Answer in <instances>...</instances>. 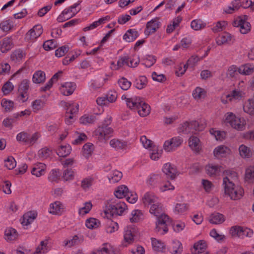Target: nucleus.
I'll use <instances>...</instances> for the list:
<instances>
[{
	"instance_id": "obj_1",
	"label": "nucleus",
	"mask_w": 254,
	"mask_h": 254,
	"mask_svg": "<svg viewBox=\"0 0 254 254\" xmlns=\"http://www.w3.org/2000/svg\"><path fill=\"white\" fill-rule=\"evenodd\" d=\"M126 204L117 199H111L106 202L104 213L111 216L122 215L127 209Z\"/></svg>"
},
{
	"instance_id": "obj_2",
	"label": "nucleus",
	"mask_w": 254,
	"mask_h": 254,
	"mask_svg": "<svg viewBox=\"0 0 254 254\" xmlns=\"http://www.w3.org/2000/svg\"><path fill=\"white\" fill-rule=\"evenodd\" d=\"M113 129L105 124L99 126L94 131V136L100 142H105L112 135Z\"/></svg>"
},
{
	"instance_id": "obj_3",
	"label": "nucleus",
	"mask_w": 254,
	"mask_h": 254,
	"mask_svg": "<svg viewBox=\"0 0 254 254\" xmlns=\"http://www.w3.org/2000/svg\"><path fill=\"white\" fill-rule=\"evenodd\" d=\"M204 128L202 124H199L198 122L192 121L190 122H186L181 125L179 128V132L185 134H195L198 131L202 130Z\"/></svg>"
},
{
	"instance_id": "obj_4",
	"label": "nucleus",
	"mask_w": 254,
	"mask_h": 254,
	"mask_svg": "<svg viewBox=\"0 0 254 254\" xmlns=\"http://www.w3.org/2000/svg\"><path fill=\"white\" fill-rule=\"evenodd\" d=\"M229 232L232 237H237L241 239H244L246 237L250 238L253 235L252 229L238 225L231 227Z\"/></svg>"
},
{
	"instance_id": "obj_5",
	"label": "nucleus",
	"mask_w": 254,
	"mask_h": 254,
	"mask_svg": "<svg viewBox=\"0 0 254 254\" xmlns=\"http://www.w3.org/2000/svg\"><path fill=\"white\" fill-rule=\"evenodd\" d=\"M225 193L230 196L231 199L238 200L243 195L244 190L243 188L238 185L235 184L231 186L223 187Z\"/></svg>"
},
{
	"instance_id": "obj_6",
	"label": "nucleus",
	"mask_w": 254,
	"mask_h": 254,
	"mask_svg": "<svg viewBox=\"0 0 254 254\" xmlns=\"http://www.w3.org/2000/svg\"><path fill=\"white\" fill-rule=\"evenodd\" d=\"M247 15H242L238 17L233 22V26L239 27L242 34H247L251 30V24L247 21Z\"/></svg>"
},
{
	"instance_id": "obj_7",
	"label": "nucleus",
	"mask_w": 254,
	"mask_h": 254,
	"mask_svg": "<svg viewBox=\"0 0 254 254\" xmlns=\"http://www.w3.org/2000/svg\"><path fill=\"white\" fill-rule=\"evenodd\" d=\"M156 217H157L156 230L158 232H160L161 234L164 235L168 231L167 225L169 223V216L162 213L159 216Z\"/></svg>"
},
{
	"instance_id": "obj_8",
	"label": "nucleus",
	"mask_w": 254,
	"mask_h": 254,
	"mask_svg": "<svg viewBox=\"0 0 254 254\" xmlns=\"http://www.w3.org/2000/svg\"><path fill=\"white\" fill-rule=\"evenodd\" d=\"M43 31L41 25H36L27 32L25 39L27 41H34L42 34Z\"/></svg>"
},
{
	"instance_id": "obj_9",
	"label": "nucleus",
	"mask_w": 254,
	"mask_h": 254,
	"mask_svg": "<svg viewBox=\"0 0 254 254\" xmlns=\"http://www.w3.org/2000/svg\"><path fill=\"white\" fill-rule=\"evenodd\" d=\"M30 81L27 79L23 80L19 85L18 92L19 99L24 102L28 98V90L29 88Z\"/></svg>"
},
{
	"instance_id": "obj_10",
	"label": "nucleus",
	"mask_w": 254,
	"mask_h": 254,
	"mask_svg": "<svg viewBox=\"0 0 254 254\" xmlns=\"http://www.w3.org/2000/svg\"><path fill=\"white\" fill-rule=\"evenodd\" d=\"M226 176L223 178V187L231 186L235 184V182L237 180V173L232 170H227L225 172Z\"/></svg>"
},
{
	"instance_id": "obj_11",
	"label": "nucleus",
	"mask_w": 254,
	"mask_h": 254,
	"mask_svg": "<svg viewBox=\"0 0 254 254\" xmlns=\"http://www.w3.org/2000/svg\"><path fill=\"white\" fill-rule=\"evenodd\" d=\"M122 99L126 100L127 107L130 109L135 110L137 109L138 106L141 103V101L143 100L142 98L136 96L127 98L124 95L122 96Z\"/></svg>"
},
{
	"instance_id": "obj_12",
	"label": "nucleus",
	"mask_w": 254,
	"mask_h": 254,
	"mask_svg": "<svg viewBox=\"0 0 254 254\" xmlns=\"http://www.w3.org/2000/svg\"><path fill=\"white\" fill-rule=\"evenodd\" d=\"M135 229L131 227H127L124 232V243L123 245L127 246V245L132 244L135 237Z\"/></svg>"
},
{
	"instance_id": "obj_13",
	"label": "nucleus",
	"mask_w": 254,
	"mask_h": 254,
	"mask_svg": "<svg viewBox=\"0 0 254 254\" xmlns=\"http://www.w3.org/2000/svg\"><path fill=\"white\" fill-rule=\"evenodd\" d=\"M162 171L168 178L171 179H174L178 174L176 167L169 163L164 165Z\"/></svg>"
},
{
	"instance_id": "obj_14",
	"label": "nucleus",
	"mask_w": 254,
	"mask_h": 254,
	"mask_svg": "<svg viewBox=\"0 0 254 254\" xmlns=\"http://www.w3.org/2000/svg\"><path fill=\"white\" fill-rule=\"evenodd\" d=\"M159 201L158 197L152 192H146L142 198L143 204L145 206L152 205Z\"/></svg>"
},
{
	"instance_id": "obj_15",
	"label": "nucleus",
	"mask_w": 254,
	"mask_h": 254,
	"mask_svg": "<svg viewBox=\"0 0 254 254\" xmlns=\"http://www.w3.org/2000/svg\"><path fill=\"white\" fill-rule=\"evenodd\" d=\"M76 85L74 82H67L64 83L60 88V91L64 96L71 95L74 91Z\"/></svg>"
},
{
	"instance_id": "obj_16",
	"label": "nucleus",
	"mask_w": 254,
	"mask_h": 254,
	"mask_svg": "<svg viewBox=\"0 0 254 254\" xmlns=\"http://www.w3.org/2000/svg\"><path fill=\"white\" fill-rule=\"evenodd\" d=\"M160 22L156 19H152L148 22L146 24L144 33L146 35L154 33L159 27Z\"/></svg>"
},
{
	"instance_id": "obj_17",
	"label": "nucleus",
	"mask_w": 254,
	"mask_h": 254,
	"mask_svg": "<svg viewBox=\"0 0 254 254\" xmlns=\"http://www.w3.org/2000/svg\"><path fill=\"white\" fill-rule=\"evenodd\" d=\"M221 167L217 164H208L205 166L206 174L210 177H216L221 172Z\"/></svg>"
},
{
	"instance_id": "obj_18",
	"label": "nucleus",
	"mask_w": 254,
	"mask_h": 254,
	"mask_svg": "<svg viewBox=\"0 0 254 254\" xmlns=\"http://www.w3.org/2000/svg\"><path fill=\"white\" fill-rule=\"evenodd\" d=\"M37 216V212L29 211L25 213L23 216L21 224L24 227H27L36 219Z\"/></svg>"
},
{
	"instance_id": "obj_19",
	"label": "nucleus",
	"mask_w": 254,
	"mask_h": 254,
	"mask_svg": "<svg viewBox=\"0 0 254 254\" xmlns=\"http://www.w3.org/2000/svg\"><path fill=\"white\" fill-rule=\"evenodd\" d=\"M46 165L42 163H38L34 165L31 172L33 175L39 177L45 173Z\"/></svg>"
},
{
	"instance_id": "obj_20",
	"label": "nucleus",
	"mask_w": 254,
	"mask_h": 254,
	"mask_svg": "<svg viewBox=\"0 0 254 254\" xmlns=\"http://www.w3.org/2000/svg\"><path fill=\"white\" fill-rule=\"evenodd\" d=\"M230 150L227 147L224 145H220L215 148L213 153L216 157L221 158L225 157L230 153Z\"/></svg>"
},
{
	"instance_id": "obj_21",
	"label": "nucleus",
	"mask_w": 254,
	"mask_h": 254,
	"mask_svg": "<svg viewBox=\"0 0 254 254\" xmlns=\"http://www.w3.org/2000/svg\"><path fill=\"white\" fill-rule=\"evenodd\" d=\"M62 105L65 108L66 111V114L74 115L78 111L79 105L77 104L62 102Z\"/></svg>"
},
{
	"instance_id": "obj_22",
	"label": "nucleus",
	"mask_w": 254,
	"mask_h": 254,
	"mask_svg": "<svg viewBox=\"0 0 254 254\" xmlns=\"http://www.w3.org/2000/svg\"><path fill=\"white\" fill-rule=\"evenodd\" d=\"M207 248V244L204 240H199L195 243L193 246V249L191 250L193 254H198L204 251Z\"/></svg>"
},
{
	"instance_id": "obj_23",
	"label": "nucleus",
	"mask_w": 254,
	"mask_h": 254,
	"mask_svg": "<svg viewBox=\"0 0 254 254\" xmlns=\"http://www.w3.org/2000/svg\"><path fill=\"white\" fill-rule=\"evenodd\" d=\"M189 144L192 150L196 152H198L201 149V144L199 139L196 136H190L189 139Z\"/></svg>"
},
{
	"instance_id": "obj_24",
	"label": "nucleus",
	"mask_w": 254,
	"mask_h": 254,
	"mask_svg": "<svg viewBox=\"0 0 254 254\" xmlns=\"http://www.w3.org/2000/svg\"><path fill=\"white\" fill-rule=\"evenodd\" d=\"M4 237L7 242L14 241L18 237V233L15 229L12 228H8L5 230Z\"/></svg>"
},
{
	"instance_id": "obj_25",
	"label": "nucleus",
	"mask_w": 254,
	"mask_h": 254,
	"mask_svg": "<svg viewBox=\"0 0 254 254\" xmlns=\"http://www.w3.org/2000/svg\"><path fill=\"white\" fill-rule=\"evenodd\" d=\"M149 212L155 216H159L163 213V205L158 201L151 205Z\"/></svg>"
},
{
	"instance_id": "obj_26",
	"label": "nucleus",
	"mask_w": 254,
	"mask_h": 254,
	"mask_svg": "<svg viewBox=\"0 0 254 254\" xmlns=\"http://www.w3.org/2000/svg\"><path fill=\"white\" fill-rule=\"evenodd\" d=\"M153 250L157 252H164L166 247L164 243L155 238L151 239Z\"/></svg>"
},
{
	"instance_id": "obj_27",
	"label": "nucleus",
	"mask_w": 254,
	"mask_h": 254,
	"mask_svg": "<svg viewBox=\"0 0 254 254\" xmlns=\"http://www.w3.org/2000/svg\"><path fill=\"white\" fill-rule=\"evenodd\" d=\"M139 36L138 32L135 29H129L127 31L123 36V39L126 42L133 41Z\"/></svg>"
},
{
	"instance_id": "obj_28",
	"label": "nucleus",
	"mask_w": 254,
	"mask_h": 254,
	"mask_svg": "<svg viewBox=\"0 0 254 254\" xmlns=\"http://www.w3.org/2000/svg\"><path fill=\"white\" fill-rule=\"evenodd\" d=\"M129 193L127 187L124 185H122L118 187L117 190L115 191L114 194L118 198H122L126 197Z\"/></svg>"
},
{
	"instance_id": "obj_29",
	"label": "nucleus",
	"mask_w": 254,
	"mask_h": 254,
	"mask_svg": "<svg viewBox=\"0 0 254 254\" xmlns=\"http://www.w3.org/2000/svg\"><path fill=\"white\" fill-rule=\"evenodd\" d=\"M91 254H115V253L113 248L110 244H104L101 249L93 252Z\"/></svg>"
},
{
	"instance_id": "obj_30",
	"label": "nucleus",
	"mask_w": 254,
	"mask_h": 254,
	"mask_svg": "<svg viewBox=\"0 0 254 254\" xmlns=\"http://www.w3.org/2000/svg\"><path fill=\"white\" fill-rule=\"evenodd\" d=\"M209 221L212 224H219L224 222L225 217L222 214L214 212L210 216Z\"/></svg>"
},
{
	"instance_id": "obj_31",
	"label": "nucleus",
	"mask_w": 254,
	"mask_h": 254,
	"mask_svg": "<svg viewBox=\"0 0 254 254\" xmlns=\"http://www.w3.org/2000/svg\"><path fill=\"white\" fill-rule=\"evenodd\" d=\"M136 110L140 116L145 117L150 113V106L142 100Z\"/></svg>"
},
{
	"instance_id": "obj_32",
	"label": "nucleus",
	"mask_w": 254,
	"mask_h": 254,
	"mask_svg": "<svg viewBox=\"0 0 254 254\" xmlns=\"http://www.w3.org/2000/svg\"><path fill=\"white\" fill-rule=\"evenodd\" d=\"M170 251L172 254H181L183 252L181 243L177 240L173 241L170 248Z\"/></svg>"
},
{
	"instance_id": "obj_33",
	"label": "nucleus",
	"mask_w": 254,
	"mask_h": 254,
	"mask_svg": "<svg viewBox=\"0 0 254 254\" xmlns=\"http://www.w3.org/2000/svg\"><path fill=\"white\" fill-rule=\"evenodd\" d=\"M97 120L96 115H84L80 118V122L83 125H87L94 124Z\"/></svg>"
},
{
	"instance_id": "obj_34",
	"label": "nucleus",
	"mask_w": 254,
	"mask_h": 254,
	"mask_svg": "<svg viewBox=\"0 0 254 254\" xmlns=\"http://www.w3.org/2000/svg\"><path fill=\"white\" fill-rule=\"evenodd\" d=\"M122 173L118 170H113L108 175V178L111 183L118 182L122 178Z\"/></svg>"
},
{
	"instance_id": "obj_35",
	"label": "nucleus",
	"mask_w": 254,
	"mask_h": 254,
	"mask_svg": "<svg viewBox=\"0 0 254 254\" xmlns=\"http://www.w3.org/2000/svg\"><path fill=\"white\" fill-rule=\"evenodd\" d=\"M0 50L4 53L11 48L12 40L10 38L6 37L0 41Z\"/></svg>"
},
{
	"instance_id": "obj_36",
	"label": "nucleus",
	"mask_w": 254,
	"mask_h": 254,
	"mask_svg": "<svg viewBox=\"0 0 254 254\" xmlns=\"http://www.w3.org/2000/svg\"><path fill=\"white\" fill-rule=\"evenodd\" d=\"M46 79L45 73L44 71L38 70L36 71L32 77L33 82L35 83H41L44 82Z\"/></svg>"
},
{
	"instance_id": "obj_37",
	"label": "nucleus",
	"mask_w": 254,
	"mask_h": 254,
	"mask_svg": "<svg viewBox=\"0 0 254 254\" xmlns=\"http://www.w3.org/2000/svg\"><path fill=\"white\" fill-rule=\"evenodd\" d=\"M71 150V146L68 145H61L57 151L60 157H65L68 155Z\"/></svg>"
},
{
	"instance_id": "obj_38",
	"label": "nucleus",
	"mask_w": 254,
	"mask_h": 254,
	"mask_svg": "<svg viewBox=\"0 0 254 254\" xmlns=\"http://www.w3.org/2000/svg\"><path fill=\"white\" fill-rule=\"evenodd\" d=\"M239 73V67L236 65H232L228 68L226 76L228 78H235Z\"/></svg>"
},
{
	"instance_id": "obj_39",
	"label": "nucleus",
	"mask_w": 254,
	"mask_h": 254,
	"mask_svg": "<svg viewBox=\"0 0 254 254\" xmlns=\"http://www.w3.org/2000/svg\"><path fill=\"white\" fill-rule=\"evenodd\" d=\"M231 126L232 127L239 130H243L245 127L244 119L238 117H236L234 120Z\"/></svg>"
},
{
	"instance_id": "obj_40",
	"label": "nucleus",
	"mask_w": 254,
	"mask_h": 254,
	"mask_svg": "<svg viewBox=\"0 0 254 254\" xmlns=\"http://www.w3.org/2000/svg\"><path fill=\"white\" fill-rule=\"evenodd\" d=\"M240 155L245 158H249L252 155V152L250 148L245 145H241L239 148Z\"/></svg>"
},
{
	"instance_id": "obj_41",
	"label": "nucleus",
	"mask_w": 254,
	"mask_h": 254,
	"mask_svg": "<svg viewBox=\"0 0 254 254\" xmlns=\"http://www.w3.org/2000/svg\"><path fill=\"white\" fill-rule=\"evenodd\" d=\"M25 57V54L21 50H16L11 55V59L14 63L20 62Z\"/></svg>"
},
{
	"instance_id": "obj_42",
	"label": "nucleus",
	"mask_w": 254,
	"mask_h": 254,
	"mask_svg": "<svg viewBox=\"0 0 254 254\" xmlns=\"http://www.w3.org/2000/svg\"><path fill=\"white\" fill-rule=\"evenodd\" d=\"M242 97V92L237 90H233L231 94L226 95V98L229 99V101H235L240 100Z\"/></svg>"
},
{
	"instance_id": "obj_43",
	"label": "nucleus",
	"mask_w": 254,
	"mask_h": 254,
	"mask_svg": "<svg viewBox=\"0 0 254 254\" xmlns=\"http://www.w3.org/2000/svg\"><path fill=\"white\" fill-rule=\"evenodd\" d=\"M45 101L42 99H36L32 103V108L34 112L37 113L45 106Z\"/></svg>"
},
{
	"instance_id": "obj_44",
	"label": "nucleus",
	"mask_w": 254,
	"mask_h": 254,
	"mask_svg": "<svg viewBox=\"0 0 254 254\" xmlns=\"http://www.w3.org/2000/svg\"><path fill=\"white\" fill-rule=\"evenodd\" d=\"M231 38L232 36L230 34L224 33L217 38L216 42L218 45H221L230 41Z\"/></svg>"
},
{
	"instance_id": "obj_45",
	"label": "nucleus",
	"mask_w": 254,
	"mask_h": 254,
	"mask_svg": "<svg viewBox=\"0 0 254 254\" xmlns=\"http://www.w3.org/2000/svg\"><path fill=\"white\" fill-rule=\"evenodd\" d=\"M13 27L12 22L9 19H4L0 23V29L3 32H8Z\"/></svg>"
},
{
	"instance_id": "obj_46",
	"label": "nucleus",
	"mask_w": 254,
	"mask_h": 254,
	"mask_svg": "<svg viewBox=\"0 0 254 254\" xmlns=\"http://www.w3.org/2000/svg\"><path fill=\"white\" fill-rule=\"evenodd\" d=\"M205 96V90L199 87H196L192 92V96L193 97L197 100H200L202 98H204Z\"/></svg>"
},
{
	"instance_id": "obj_47",
	"label": "nucleus",
	"mask_w": 254,
	"mask_h": 254,
	"mask_svg": "<svg viewBox=\"0 0 254 254\" xmlns=\"http://www.w3.org/2000/svg\"><path fill=\"white\" fill-rule=\"evenodd\" d=\"M162 149L160 147L154 146L152 152L150 153V158L153 160H158L161 156Z\"/></svg>"
},
{
	"instance_id": "obj_48",
	"label": "nucleus",
	"mask_w": 254,
	"mask_h": 254,
	"mask_svg": "<svg viewBox=\"0 0 254 254\" xmlns=\"http://www.w3.org/2000/svg\"><path fill=\"white\" fill-rule=\"evenodd\" d=\"M80 2L78 1L75 3L68 8L64 9L68 11H67V15L69 17V18L75 16L76 13L80 10V9H79L78 10H76V8L80 4Z\"/></svg>"
},
{
	"instance_id": "obj_49",
	"label": "nucleus",
	"mask_w": 254,
	"mask_h": 254,
	"mask_svg": "<svg viewBox=\"0 0 254 254\" xmlns=\"http://www.w3.org/2000/svg\"><path fill=\"white\" fill-rule=\"evenodd\" d=\"M62 204L59 201H56L50 205L49 212L53 214H58L61 212Z\"/></svg>"
},
{
	"instance_id": "obj_50",
	"label": "nucleus",
	"mask_w": 254,
	"mask_h": 254,
	"mask_svg": "<svg viewBox=\"0 0 254 254\" xmlns=\"http://www.w3.org/2000/svg\"><path fill=\"white\" fill-rule=\"evenodd\" d=\"M142 214L139 210H134L131 213V217L129 218L130 222L136 223L142 218Z\"/></svg>"
},
{
	"instance_id": "obj_51",
	"label": "nucleus",
	"mask_w": 254,
	"mask_h": 254,
	"mask_svg": "<svg viewBox=\"0 0 254 254\" xmlns=\"http://www.w3.org/2000/svg\"><path fill=\"white\" fill-rule=\"evenodd\" d=\"M119 228L118 224L112 220H109L106 227V232L108 233H112L117 231Z\"/></svg>"
},
{
	"instance_id": "obj_52",
	"label": "nucleus",
	"mask_w": 254,
	"mask_h": 254,
	"mask_svg": "<svg viewBox=\"0 0 254 254\" xmlns=\"http://www.w3.org/2000/svg\"><path fill=\"white\" fill-rule=\"evenodd\" d=\"M206 26V24L200 19H195L191 21L190 26L194 30H199Z\"/></svg>"
},
{
	"instance_id": "obj_53",
	"label": "nucleus",
	"mask_w": 254,
	"mask_h": 254,
	"mask_svg": "<svg viewBox=\"0 0 254 254\" xmlns=\"http://www.w3.org/2000/svg\"><path fill=\"white\" fill-rule=\"evenodd\" d=\"M93 151V145L91 143H87L83 146V155L86 158H88Z\"/></svg>"
},
{
	"instance_id": "obj_54",
	"label": "nucleus",
	"mask_w": 254,
	"mask_h": 254,
	"mask_svg": "<svg viewBox=\"0 0 254 254\" xmlns=\"http://www.w3.org/2000/svg\"><path fill=\"white\" fill-rule=\"evenodd\" d=\"M100 224L99 220L93 218L87 220L85 223L86 227L89 229L96 228L99 226Z\"/></svg>"
},
{
	"instance_id": "obj_55",
	"label": "nucleus",
	"mask_w": 254,
	"mask_h": 254,
	"mask_svg": "<svg viewBox=\"0 0 254 254\" xmlns=\"http://www.w3.org/2000/svg\"><path fill=\"white\" fill-rule=\"evenodd\" d=\"M60 173L59 170H52L48 177L49 181L51 182H58L60 180Z\"/></svg>"
},
{
	"instance_id": "obj_56",
	"label": "nucleus",
	"mask_w": 254,
	"mask_h": 254,
	"mask_svg": "<svg viewBox=\"0 0 254 254\" xmlns=\"http://www.w3.org/2000/svg\"><path fill=\"white\" fill-rule=\"evenodd\" d=\"M188 206L186 203H177L174 208V212L177 214H182L187 211Z\"/></svg>"
},
{
	"instance_id": "obj_57",
	"label": "nucleus",
	"mask_w": 254,
	"mask_h": 254,
	"mask_svg": "<svg viewBox=\"0 0 254 254\" xmlns=\"http://www.w3.org/2000/svg\"><path fill=\"white\" fill-rule=\"evenodd\" d=\"M146 82L147 79L146 77L144 76H141L135 80L134 85L136 88L141 89L145 87Z\"/></svg>"
},
{
	"instance_id": "obj_58",
	"label": "nucleus",
	"mask_w": 254,
	"mask_h": 254,
	"mask_svg": "<svg viewBox=\"0 0 254 254\" xmlns=\"http://www.w3.org/2000/svg\"><path fill=\"white\" fill-rule=\"evenodd\" d=\"M118 84L123 90H127L130 87L131 83L127 78L122 77L118 80Z\"/></svg>"
},
{
	"instance_id": "obj_59",
	"label": "nucleus",
	"mask_w": 254,
	"mask_h": 254,
	"mask_svg": "<svg viewBox=\"0 0 254 254\" xmlns=\"http://www.w3.org/2000/svg\"><path fill=\"white\" fill-rule=\"evenodd\" d=\"M51 154V150L47 147L42 148L38 152L39 157L41 159H45L48 158L50 156Z\"/></svg>"
},
{
	"instance_id": "obj_60",
	"label": "nucleus",
	"mask_w": 254,
	"mask_h": 254,
	"mask_svg": "<svg viewBox=\"0 0 254 254\" xmlns=\"http://www.w3.org/2000/svg\"><path fill=\"white\" fill-rule=\"evenodd\" d=\"M254 68L248 65H242L239 67V73L243 75H249L253 73Z\"/></svg>"
},
{
	"instance_id": "obj_61",
	"label": "nucleus",
	"mask_w": 254,
	"mask_h": 254,
	"mask_svg": "<svg viewBox=\"0 0 254 254\" xmlns=\"http://www.w3.org/2000/svg\"><path fill=\"white\" fill-rule=\"evenodd\" d=\"M125 65L129 66V57L128 56H124L120 57L117 62V69Z\"/></svg>"
},
{
	"instance_id": "obj_62",
	"label": "nucleus",
	"mask_w": 254,
	"mask_h": 254,
	"mask_svg": "<svg viewBox=\"0 0 254 254\" xmlns=\"http://www.w3.org/2000/svg\"><path fill=\"white\" fill-rule=\"evenodd\" d=\"M1 105L6 112H9L13 109L14 103L10 100L3 99L1 101Z\"/></svg>"
},
{
	"instance_id": "obj_63",
	"label": "nucleus",
	"mask_w": 254,
	"mask_h": 254,
	"mask_svg": "<svg viewBox=\"0 0 254 254\" xmlns=\"http://www.w3.org/2000/svg\"><path fill=\"white\" fill-rule=\"evenodd\" d=\"M69 50V47L68 46L65 45L62 46L56 50L55 56L59 58L62 57L64 56Z\"/></svg>"
},
{
	"instance_id": "obj_64",
	"label": "nucleus",
	"mask_w": 254,
	"mask_h": 254,
	"mask_svg": "<svg viewBox=\"0 0 254 254\" xmlns=\"http://www.w3.org/2000/svg\"><path fill=\"white\" fill-rule=\"evenodd\" d=\"M161 180V177L159 174L150 175L147 182L151 186H154Z\"/></svg>"
}]
</instances>
